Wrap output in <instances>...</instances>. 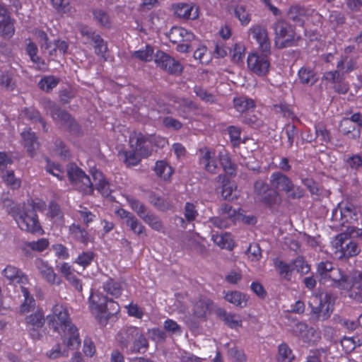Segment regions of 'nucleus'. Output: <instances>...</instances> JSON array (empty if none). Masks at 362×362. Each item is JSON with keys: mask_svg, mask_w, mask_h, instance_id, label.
I'll list each match as a JSON object with an SVG mask.
<instances>
[{"mask_svg": "<svg viewBox=\"0 0 362 362\" xmlns=\"http://www.w3.org/2000/svg\"><path fill=\"white\" fill-rule=\"evenodd\" d=\"M50 329L64 338V341L70 349H78L81 345V339L78 328L72 323L69 310L63 305L57 304L52 313L47 316Z\"/></svg>", "mask_w": 362, "mask_h": 362, "instance_id": "1", "label": "nucleus"}, {"mask_svg": "<svg viewBox=\"0 0 362 362\" xmlns=\"http://www.w3.org/2000/svg\"><path fill=\"white\" fill-rule=\"evenodd\" d=\"M88 308L98 322L103 325H107L108 320L119 312L118 303L98 291L90 293Z\"/></svg>", "mask_w": 362, "mask_h": 362, "instance_id": "2", "label": "nucleus"}, {"mask_svg": "<svg viewBox=\"0 0 362 362\" xmlns=\"http://www.w3.org/2000/svg\"><path fill=\"white\" fill-rule=\"evenodd\" d=\"M116 339L122 350L128 354L140 353L148 346V341L142 331L135 326L123 327L117 333Z\"/></svg>", "mask_w": 362, "mask_h": 362, "instance_id": "3", "label": "nucleus"}, {"mask_svg": "<svg viewBox=\"0 0 362 362\" xmlns=\"http://www.w3.org/2000/svg\"><path fill=\"white\" fill-rule=\"evenodd\" d=\"M168 142L164 137L156 135L144 134L141 132L134 131L129 136V146L134 148L143 157L147 158L153 151L152 146L163 147Z\"/></svg>", "mask_w": 362, "mask_h": 362, "instance_id": "4", "label": "nucleus"}, {"mask_svg": "<svg viewBox=\"0 0 362 362\" xmlns=\"http://www.w3.org/2000/svg\"><path fill=\"white\" fill-rule=\"evenodd\" d=\"M14 219L22 230L32 234H44L38 216L32 207L23 206L14 216Z\"/></svg>", "mask_w": 362, "mask_h": 362, "instance_id": "5", "label": "nucleus"}, {"mask_svg": "<svg viewBox=\"0 0 362 362\" xmlns=\"http://www.w3.org/2000/svg\"><path fill=\"white\" fill-rule=\"evenodd\" d=\"M254 194L258 202L269 209L280 206L282 202L280 193L265 180L259 179L255 182Z\"/></svg>", "mask_w": 362, "mask_h": 362, "instance_id": "6", "label": "nucleus"}, {"mask_svg": "<svg viewBox=\"0 0 362 362\" xmlns=\"http://www.w3.org/2000/svg\"><path fill=\"white\" fill-rule=\"evenodd\" d=\"M67 175L76 190L83 194H93L94 188L89 176L76 164H71L68 167Z\"/></svg>", "mask_w": 362, "mask_h": 362, "instance_id": "7", "label": "nucleus"}, {"mask_svg": "<svg viewBox=\"0 0 362 362\" xmlns=\"http://www.w3.org/2000/svg\"><path fill=\"white\" fill-rule=\"evenodd\" d=\"M313 301L318 304L313 306L312 303H310V317L314 320L322 321L328 319L334 310V300L332 295L327 293L323 298L321 296H315L313 298Z\"/></svg>", "mask_w": 362, "mask_h": 362, "instance_id": "8", "label": "nucleus"}, {"mask_svg": "<svg viewBox=\"0 0 362 362\" xmlns=\"http://www.w3.org/2000/svg\"><path fill=\"white\" fill-rule=\"evenodd\" d=\"M23 323L25 329L33 339H39L42 334L40 330L45 323V313L41 308H37L33 313L27 314Z\"/></svg>", "mask_w": 362, "mask_h": 362, "instance_id": "9", "label": "nucleus"}, {"mask_svg": "<svg viewBox=\"0 0 362 362\" xmlns=\"http://www.w3.org/2000/svg\"><path fill=\"white\" fill-rule=\"evenodd\" d=\"M335 247L340 259L354 257L360 252L358 244L346 233L337 235Z\"/></svg>", "mask_w": 362, "mask_h": 362, "instance_id": "10", "label": "nucleus"}, {"mask_svg": "<svg viewBox=\"0 0 362 362\" xmlns=\"http://www.w3.org/2000/svg\"><path fill=\"white\" fill-rule=\"evenodd\" d=\"M271 54L257 52L250 53L247 58L248 69L258 76H265L268 74L270 68L269 57Z\"/></svg>", "mask_w": 362, "mask_h": 362, "instance_id": "11", "label": "nucleus"}, {"mask_svg": "<svg viewBox=\"0 0 362 362\" xmlns=\"http://www.w3.org/2000/svg\"><path fill=\"white\" fill-rule=\"evenodd\" d=\"M276 37L281 39L280 47H287L293 45L296 40L295 28L284 19L278 20L273 26Z\"/></svg>", "mask_w": 362, "mask_h": 362, "instance_id": "12", "label": "nucleus"}, {"mask_svg": "<svg viewBox=\"0 0 362 362\" xmlns=\"http://www.w3.org/2000/svg\"><path fill=\"white\" fill-rule=\"evenodd\" d=\"M249 34L257 44V49L260 53L271 54L272 44L267 28L261 25H253L249 29Z\"/></svg>", "mask_w": 362, "mask_h": 362, "instance_id": "13", "label": "nucleus"}, {"mask_svg": "<svg viewBox=\"0 0 362 362\" xmlns=\"http://www.w3.org/2000/svg\"><path fill=\"white\" fill-rule=\"evenodd\" d=\"M154 61L157 66L170 74L178 75L182 71L181 64L163 51L156 52Z\"/></svg>", "mask_w": 362, "mask_h": 362, "instance_id": "14", "label": "nucleus"}, {"mask_svg": "<svg viewBox=\"0 0 362 362\" xmlns=\"http://www.w3.org/2000/svg\"><path fill=\"white\" fill-rule=\"evenodd\" d=\"M2 275L11 285L25 286L28 284V276L19 268L8 264L2 271Z\"/></svg>", "mask_w": 362, "mask_h": 362, "instance_id": "15", "label": "nucleus"}, {"mask_svg": "<svg viewBox=\"0 0 362 362\" xmlns=\"http://www.w3.org/2000/svg\"><path fill=\"white\" fill-rule=\"evenodd\" d=\"M14 33V21L11 19L8 9L0 4V34L5 38H10Z\"/></svg>", "mask_w": 362, "mask_h": 362, "instance_id": "16", "label": "nucleus"}, {"mask_svg": "<svg viewBox=\"0 0 362 362\" xmlns=\"http://www.w3.org/2000/svg\"><path fill=\"white\" fill-rule=\"evenodd\" d=\"M324 79L334 83L333 88L339 94H346L349 90V86L345 82L344 75L338 71L326 72L324 74Z\"/></svg>", "mask_w": 362, "mask_h": 362, "instance_id": "17", "label": "nucleus"}, {"mask_svg": "<svg viewBox=\"0 0 362 362\" xmlns=\"http://www.w3.org/2000/svg\"><path fill=\"white\" fill-rule=\"evenodd\" d=\"M21 136L22 144L26 148L28 155L32 158L34 157L40 146L36 134L29 127L24 129Z\"/></svg>", "mask_w": 362, "mask_h": 362, "instance_id": "18", "label": "nucleus"}, {"mask_svg": "<svg viewBox=\"0 0 362 362\" xmlns=\"http://www.w3.org/2000/svg\"><path fill=\"white\" fill-rule=\"evenodd\" d=\"M176 16L184 19L194 20L199 17V8L192 3L179 2L173 5Z\"/></svg>", "mask_w": 362, "mask_h": 362, "instance_id": "19", "label": "nucleus"}, {"mask_svg": "<svg viewBox=\"0 0 362 362\" xmlns=\"http://www.w3.org/2000/svg\"><path fill=\"white\" fill-rule=\"evenodd\" d=\"M36 266L42 277L50 284L59 285L62 282V279L54 272L52 267L42 259L36 262Z\"/></svg>", "mask_w": 362, "mask_h": 362, "instance_id": "20", "label": "nucleus"}, {"mask_svg": "<svg viewBox=\"0 0 362 362\" xmlns=\"http://www.w3.org/2000/svg\"><path fill=\"white\" fill-rule=\"evenodd\" d=\"M172 35L173 36L177 35L180 37V39H171V41L174 43L180 42L177 46V50L181 52H187L189 46L187 43L185 42L190 41L193 38V33L183 28H175L173 29Z\"/></svg>", "mask_w": 362, "mask_h": 362, "instance_id": "21", "label": "nucleus"}, {"mask_svg": "<svg viewBox=\"0 0 362 362\" xmlns=\"http://www.w3.org/2000/svg\"><path fill=\"white\" fill-rule=\"evenodd\" d=\"M286 15L288 18L296 25L303 26L308 15V10L304 6L294 4L289 8Z\"/></svg>", "mask_w": 362, "mask_h": 362, "instance_id": "22", "label": "nucleus"}, {"mask_svg": "<svg viewBox=\"0 0 362 362\" xmlns=\"http://www.w3.org/2000/svg\"><path fill=\"white\" fill-rule=\"evenodd\" d=\"M291 181V179L288 176L279 171L272 173L269 177V184L277 192L285 193Z\"/></svg>", "mask_w": 362, "mask_h": 362, "instance_id": "23", "label": "nucleus"}, {"mask_svg": "<svg viewBox=\"0 0 362 362\" xmlns=\"http://www.w3.org/2000/svg\"><path fill=\"white\" fill-rule=\"evenodd\" d=\"M102 288L104 292L115 298H119L123 291L122 282L110 276H107L106 280L103 282Z\"/></svg>", "mask_w": 362, "mask_h": 362, "instance_id": "24", "label": "nucleus"}, {"mask_svg": "<svg viewBox=\"0 0 362 362\" xmlns=\"http://www.w3.org/2000/svg\"><path fill=\"white\" fill-rule=\"evenodd\" d=\"M199 152L202 154L199 162L204 165L205 170L212 174L217 173L218 166L216 160L212 158L211 151L207 147H204L201 148Z\"/></svg>", "mask_w": 362, "mask_h": 362, "instance_id": "25", "label": "nucleus"}, {"mask_svg": "<svg viewBox=\"0 0 362 362\" xmlns=\"http://www.w3.org/2000/svg\"><path fill=\"white\" fill-rule=\"evenodd\" d=\"M153 170L157 177L165 181H170L174 173V168L165 160H157L155 163Z\"/></svg>", "mask_w": 362, "mask_h": 362, "instance_id": "26", "label": "nucleus"}, {"mask_svg": "<svg viewBox=\"0 0 362 362\" xmlns=\"http://www.w3.org/2000/svg\"><path fill=\"white\" fill-rule=\"evenodd\" d=\"M346 288H350V297L362 302V272H356L352 276L351 285L347 284Z\"/></svg>", "mask_w": 362, "mask_h": 362, "instance_id": "27", "label": "nucleus"}, {"mask_svg": "<svg viewBox=\"0 0 362 362\" xmlns=\"http://www.w3.org/2000/svg\"><path fill=\"white\" fill-rule=\"evenodd\" d=\"M218 315L224 324L230 329H238L243 325L241 317L235 313H228L223 309L218 311Z\"/></svg>", "mask_w": 362, "mask_h": 362, "instance_id": "28", "label": "nucleus"}, {"mask_svg": "<svg viewBox=\"0 0 362 362\" xmlns=\"http://www.w3.org/2000/svg\"><path fill=\"white\" fill-rule=\"evenodd\" d=\"M298 78L300 83L310 86L318 81L315 69L305 66L298 70Z\"/></svg>", "mask_w": 362, "mask_h": 362, "instance_id": "29", "label": "nucleus"}, {"mask_svg": "<svg viewBox=\"0 0 362 362\" xmlns=\"http://www.w3.org/2000/svg\"><path fill=\"white\" fill-rule=\"evenodd\" d=\"M339 131L349 139H358L361 136V131L355 124L349 118H344L339 124Z\"/></svg>", "mask_w": 362, "mask_h": 362, "instance_id": "30", "label": "nucleus"}, {"mask_svg": "<svg viewBox=\"0 0 362 362\" xmlns=\"http://www.w3.org/2000/svg\"><path fill=\"white\" fill-rule=\"evenodd\" d=\"M21 291L24 299L19 306V313L21 315H25L35 310L36 302L26 287L22 286Z\"/></svg>", "mask_w": 362, "mask_h": 362, "instance_id": "31", "label": "nucleus"}, {"mask_svg": "<svg viewBox=\"0 0 362 362\" xmlns=\"http://www.w3.org/2000/svg\"><path fill=\"white\" fill-rule=\"evenodd\" d=\"M69 233L71 238L76 242L87 245L89 242L88 231L78 224L72 223L69 227Z\"/></svg>", "mask_w": 362, "mask_h": 362, "instance_id": "32", "label": "nucleus"}, {"mask_svg": "<svg viewBox=\"0 0 362 362\" xmlns=\"http://www.w3.org/2000/svg\"><path fill=\"white\" fill-rule=\"evenodd\" d=\"M224 298L236 307L244 308L247 305L246 295L238 291H224Z\"/></svg>", "mask_w": 362, "mask_h": 362, "instance_id": "33", "label": "nucleus"}, {"mask_svg": "<svg viewBox=\"0 0 362 362\" xmlns=\"http://www.w3.org/2000/svg\"><path fill=\"white\" fill-rule=\"evenodd\" d=\"M341 219L343 222L354 223L358 220L356 208L351 204L346 203L339 206Z\"/></svg>", "mask_w": 362, "mask_h": 362, "instance_id": "34", "label": "nucleus"}, {"mask_svg": "<svg viewBox=\"0 0 362 362\" xmlns=\"http://www.w3.org/2000/svg\"><path fill=\"white\" fill-rule=\"evenodd\" d=\"M124 157V163L127 167H132L138 165L142 158H145L139 153L134 148H130V150H126L120 152Z\"/></svg>", "mask_w": 362, "mask_h": 362, "instance_id": "35", "label": "nucleus"}, {"mask_svg": "<svg viewBox=\"0 0 362 362\" xmlns=\"http://www.w3.org/2000/svg\"><path fill=\"white\" fill-rule=\"evenodd\" d=\"M233 107L240 113L245 112L250 109L255 107V101L245 96L235 97L233 98Z\"/></svg>", "mask_w": 362, "mask_h": 362, "instance_id": "36", "label": "nucleus"}, {"mask_svg": "<svg viewBox=\"0 0 362 362\" xmlns=\"http://www.w3.org/2000/svg\"><path fill=\"white\" fill-rule=\"evenodd\" d=\"M337 71L344 75V74L350 73L356 69L357 63L355 59L349 58L348 56H342L337 62Z\"/></svg>", "mask_w": 362, "mask_h": 362, "instance_id": "37", "label": "nucleus"}, {"mask_svg": "<svg viewBox=\"0 0 362 362\" xmlns=\"http://www.w3.org/2000/svg\"><path fill=\"white\" fill-rule=\"evenodd\" d=\"M212 240L221 248L231 250L234 247V242L230 233H224L219 235H213Z\"/></svg>", "mask_w": 362, "mask_h": 362, "instance_id": "38", "label": "nucleus"}, {"mask_svg": "<svg viewBox=\"0 0 362 362\" xmlns=\"http://www.w3.org/2000/svg\"><path fill=\"white\" fill-rule=\"evenodd\" d=\"M338 272L333 267L332 263L330 262H321L317 265V273L322 279H330L336 281V279L332 276V273Z\"/></svg>", "mask_w": 362, "mask_h": 362, "instance_id": "39", "label": "nucleus"}, {"mask_svg": "<svg viewBox=\"0 0 362 362\" xmlns=\"http://www.w3.org/2000/svg\"><path fill=\"white\" fill-rule=\"evenodd\" d=\"M151 202L156 208L162 211H166L173 208V204L168 198H164L156 194L151 195Z\"/></svg>", "mask_w": 362, "mask_h": 362, "instance_id": "40", "label": "nucleus"}, {"mask_svg": "<svg viewBox=\"0 0 362 362\" xmlns=\"http://www.w3.org/2000/svg\"><path fill=\"white\" fill-rule=\"evenodd\" d=\"M23 112L25 117L32 120L34 122H39L41 124L44 132H47L48 131L47 127V123L45 119L42 117L41 114L39 110L35 109L33 107H25L23 110Z\"/></svg>", "mask_w": 362, "mask_h": 362, "instance_id": "41", "label": "nucleus"}, {"mask_svg": "<svg viewBox=\"0 0 362 362\" xmlns=\"http://www.w3.org/2000/svg\"><path fill=\"white\" fill-rule=\"evenodd\" d=\"M141 219L148 224L153 230L161 232L163 230V225L161 220L156 214L148 211Z\"/></svg>", "mask_w": 362, "mask_h": 362, "instance_id": "42", "label": "nucleus"}, {"mask_svg": "<svg viewBox=\"0 0 362 362\" xmlns=\"http://www.w3.org/2000/svg\"><path fill=\"white\" fill-rule=\"evenodd\" d=\"M79 32L81 37L84 39L83 44L85 45H93L96 39L100 37V35L97 33L95 30L86 25H82L80 27Z\"/></svg>", "mask_w": 362, "mask_h": 362, "instance_id": "43", "label": "nucleus"}, {"mask_svg": "<svg viewBox=\"0 0 362 362\" xmlns=\"http://www.w3.org/2000/svg\"><path fill=\"white\" fill-rule=\"evenodd\" d=\"M51 1L53 7L59 13L71 16L76 11L69 0H51Z\"/></svg>", "mask_w": 362, "mask_h": 362, "instance_id": "44", "label": "nucleus"}, {"mask_svg": "<svg viewBox=\"0 0 362 362\" xmlns=\"http://www.w3.org/2000/svg\"><path fill=\"white\" fill-rule=\"evenodd\" d=\"M277 360L279 362H293L295 356L292 350L285 343H282L278 348Z\"/></svg>", "mask_w": 362, "mask_h": 362, "instance_id": "45", "label": "nucleus"}, {"mask_svg": "<svg viewBox=\"0 0 362 362\" xmlns=\"http://www.w3.org/2000/svg\"><path fill=\"white\" fill-rule=\"evenodd\" d=\"M193 90L196 95L203 102L209 104L216 103V97L213 93L209 92L206 88L200 86H195Z\"/></svg>", "mask_w": 362, "mask_h": 362, "instance_id": "46", "label": "nucleus"}, {"mask_svg": "<svg viewBox=\"0 0 362 362\" xmlns=\"http://www.w3.org/2000/svg\"><path fill=\"white\" fill-rule=\"evenodd\" d=\"M274 266L278 269L281 276L286 280L291 279L293 271L294 270L293 262L288 264L282 260H276Z\"/></svg>", "mask_w": 362, "mask_h": 362, "instance_id": "47", "label": "nucleus"}, {"mask_svg": "<svg viewBox=\"0 0 362 362\" xmlns=\"http://www.w3.org/2000/svg\"><path fill=\"white\" fill-rule=\"evenodd\" d=\"M0 87L9 91L15 89L16 82L11 72L0 70Z\"/></svg>", "mask_w": 362, "mask_h": 362, "instance_id": "48", "label": "nucleus"}, {"mask_svg": "<svg viewBox=\"0 0 362 362\" xmlns=\"http://www.w3.org/2000/svg\"><path fill=\"white\" fill-rule=\"evenodd\" d=\"M227 132L229 135L230 141L233 147H239L241 144V133L242 129L240 127L230 125L227 127Z\"/></svg>", "mask_w": 362, "mask_h": 362, "instance_id": "49", "label": "nucleus"}, {"mask_svg": "<svg viewBox=\"0 0 362 362\" xmlns=\"http://www.w3.org/2000/svg\"><path fill=\"white\" fill-rule=\"evenodd\" d=\"M95 258L93 251H85L80 253L74 260V263L86 269L91 264Z\"/></svg>", "mask_w": 362, "mask_h": 362, "instance_id": "50", "label": "nucleus"}, {"mask_svg": "<svg viewBox=\"0 0 362 362\" xmlns=\"http://www.w3.org/2000/svg\"><path fill=\"white\" fill-rule=\"evenodd\" d=\"M126 225L136 235H146V228L134 216H132L129 220L126 221Z\"/></svg>", "mask_w": 362, "mask_h": 362, "instance_id": "51", "label": "nucleus"}, {"mask_svg": "<svg viewBox=\"0 0 362 362\" xmlns=\"http://www.w3.org/2000/svg\"><path fill=\"white\" fill-rule=\"evenodd\" d=\"M59 82V79L54 76H44L38 83V86L42 90L49 92L55 88Z\"/></svg>", "mask_w": 362, "mask_h": 362, "instance_id": "52", "label": "nucleus"}, {"mask_svg": "<svg viewBox=\"0 0 362 362\" xmlns=\"http://www.w3.org/2000/svg\"><path fill=\"white\" fill-rule=\"evenodd\" d=\"M94 19L102 27L109 28L111 27V20L107 13L102 9L93 11Z\"/></svg>", "mask_w": 362, "mask_h": 362, "instance_id": "53", "label": "nucleus"}, {"mask_svg": "<svg viewBox=\"0 0 362 362\" xmlns=\"http://www.w3.org/2000/svg\"><path fill=\"white\" fill-rule=\"evenodd\" d=\"M235 16L239 20L243 26L247 25L251 21V14L243 6H237L234 8Z\"/></svg>", "mask_w": 362, "mask_h": 362, "instance_id": "54", "label": "nucleus"}, {"mask_svg": "<svg viewBox=\"0 0 362 362\" xmlns=\"http://www.w3.org/2000/svg\"><path fill=\"white\" fill-rule=\"evenodd\" d=\"M153 54V49L149 45H146L144 49L134 51L132 56L142 62H151Z\"/></svg>", "mask_w": 362, "mask_h": 362, "instance_id": "55", "label": "nucleus"}, {"mask_svg": "<svg viewBox=\"0 0 362 362\" xmlns=\"http://www.w3.org/2000/svg\"><path fill=\"white\" fill-rule=\"evenodd\" d=\"M1 177L4 182L11 189H18L21 187V181L16 177L13 170L2 171Z\"/></svg>", "mask_w": 362, "mask_h": 362, "instance_id": "56", "label": "nucleus"}, {"mask_svg": "<svg viewBox=\"0 0 362 362\" xmlns=\"http://www.w3.org/2000/svg\"><path fill=\"white\" fill-rule=\"evenodd\" d=\"M287 189L285 194L289 199H300L304 197V189L300 186L296 185L292 180L290 182Z\"/></svg>", "mask_w": 362, "mask_h": 362, "instance_id": "57", "label": "nucleus"}, {"mask_svg": "<svg viewBox=\"0 0 362 362\" xmlns=\"http://www.w3.org/2000/svg\"><path fill=\"white\" fill-rule=\"evenodd\" d=\"M94 52L96 55L107 60L106 53L107 52V43L100 36L93 43Z\"/></svg>", "mask_w": 362, "mask_h": 362, "instance_id": "58", "label": "nucleus"}, {"mask_svg": "<svg viewBox=\"0 0 362 362\" xmlns=\"http://www.w3.org/2000/svg\"><path fill=\"white\" fill-rule=\"evenodd\" d=\"M49 245L48 239L42 238L36 241H30L25 243L26 247L30 249L33 251L42 252L45 251Z\"/></svg>", "mask_w": 362, "mask_h": 362, "instance_id": "59", "label": "nucleus"}, {"mask_svg": "<svg viewBox=\"0 0 362 362\" xmlns=\"http://www.w3.org/2000/svg\"><path fill=\"white\" fill-rule=\"evenodd\" d=\"M48 216L54 221H62L64 219V213L59 205L52 201L49 204Z\"/></svg>", "mask_w": 362, "mask_h": 362, "instance_id": "60", "label": "nucleus"}, {"mask_svg": "<svg viewBox=\"0 0 362 362\" xmlns=\"http://www.w3.org/2000/svg\"><path fill=\"white\" fill-rule=\"evenodd\" d=\"M194 57L195 59L202 64H207L211 59V55L208 52L206 46H199L194 52Z\"/></svg>", "mask_w": 362, "mask_h": 362, "instance_id": "61", "label": "nucleus"}, {"mask_svg": "<svg viewBox=\"0 0 362 362\" xmlns=\"http://www.w3.org/2000/svg\"><path fill=\"white\" fill-rule=\"evenodd\" d=\"M127 202L131 209L134 211L141 218L148 211L146 206L136 199L133 197L128 198Z\"/></svg>", "mask_w": 362, "mask_h": 362, "instance_id": "62", "label": "nucleus"}, {"mask_svg": "<svg viewBox=\"0 0 362 362\" xmlns=\"http://www.w3.org/2000/svg\"><path fill=\"white\" fill-rule=\"evenodd\" d=\"M52 119L56 122H61L62 124L66 125L73 118L72 116L65 110H62L60 107L52 114Z\"/></svg>", "mask_w": 362, "mask_h": 362, "instance_id": "63", "label": "nucleus"}, {"mask_svg": "<svg viewBox=\"0 0 362 362\" xmlns=\"http://www.w3.org/2000/svg\"><path fill=\"white\" fill-rule=\"evenodd\" d=\"M316 137L320 138L322 143H329L330 141V132L322 123L315 124Z\"/></svg>", "mask_w": 362, "mask_h": 362, "instance_id": "64", "label": "nucleus"}]
</instances>
